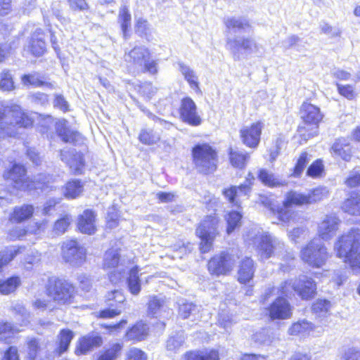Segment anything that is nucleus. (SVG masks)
<instances>
[{
	"instance_id": "obj_1",
	"label": "nucleus",
	"mask_w": 360,
	"mask_h": 360,
	"mask_svg": "<svg viewBox=\"0 0 360 360\" xmlns=\"http://www.w3.org/2000/svg\"><path fill=\"white\" fill-rule=\"evenodd\" d=\"M336 257L349 268L360 271V229L353 227L340 234L334 244Z\"/></svg>"
},
{
	"instance_id": "obj_2",
	"label": "nucleus",
	"mask_w": 360,
	"mask_h": 360,
	"mask_svg": "<svg viewBox=\"0 0 360 360\" xmlns=\"http://www.w3.org/2000/svg\"><path fill=\"white\" fill-rule=\"evenodd\" d=\"M25 169L22 165L15 164L10 170L6 172L4 177L13 184V187L18 190L39 189L42 192L49 193L58 187V179L53 176L39 174L34 179L25 180Z\"/></svg>"
},
{
	"instance_id": "obj_3",
	"label": "nucleus",
	"mask_w": 360,
	"mask_h": 360,
	"mask_svg": "<svg viewBox=\"0 0 360 360\" xmlns=\"http://www.w3.org/2000/svg\"><path fill=\"white\" fill-rule=\"evenodd\" d=\"M32 124V119L19 105L11 103L5 105L0 102V139L15 136L16 127L27 128Z\"/></svg>"
},
{
	"instance_id": "obj_4",
	"label": "nucleus",
	"mask_w": 360,
	"mask_h": 360,
	"mask_svg": "<svg viewBox=\"0 0 360 360\" xmlns=\"http://www.w3.org/2000/svg\"><path fill=\"white\" fill-rule=\"evenodd\" d=\"M191 158L194 168L202 175H210L219 166V150L207 142L197 143L191 148Z\"/></svg>"
},
{
	"instance_id": "obj_5",
	"label": "nucleus",
	"mask_w": 360,
	"mask_h": 360,
	"mask_svg": "<svg viewBox=\"0 0 360 360\" xmlns=\"http://www.w3.org/2000/svg\"><path fill=\"white\" fill-rule=\"evenodd\" d=\"M300 115L302 124L298 126L297 131L300 139L306 141L318 134L323 115L321 109L311 103L309 99L303 101L300 105Z\"/></svg>"
},
{
	"instance_id": "obj_6",
	"label": "nucleus",
	"mask_w": 360,
	"mask_h": 360,
	"mask_svg": "<svg viewBox=\"0 0 360 360\" xmlns=\"http://www.w3.org/2000/svg\"><path fill=\"white\" fill-rule=\"evenodd\" d=\"M219 224L220 218L214 213L205 215L197 224L195 234L200 240L198 249L201 254L212 250L214 240L219 236Z\"/></svg>"
},
{
	"instance_id": "obj_7",
	"label": "nucleus",
	"mask_w": 360,
	"mask_h": 360,
	"mask_svg": "<svg viewBox=\"0 0 360 360\" xmlns=\"http://www.w3.org/2000/svg\"><path fill=\"white\" fill-rule=\"evenodd\" d=\"M330 257L326 246L311 239L300 251L301 261L312 269L322 268Z\"/></svg>"
},
{
	"instance_id": "obj_8",
	"label": "nucleus",
	"mask_w": 360,
	"mask_h": 360,
	"mask_svg": "<svg viewBox=\"0 0 360 360\" xmlns=\"http://www.w3.org/2000/svg\"><path fill=\"white\" fill-rule=\"evenodd\" d=\"M125 60L134 67L141 68L143 73H148L155 75L158 72V62L152 58V54L149 49L136 46L125 55Z\"/></svg>"
},
{
	"instance_id": "obj_9",
	"label": "nucleus",
	"mask_w": 360,
	"mask_h": 360,
	"mask_svg": "<svg viewBox=\"0 0 360 360\" xmlns=\"http://www.w3.org/2000/svg\"><path fill=\"white\" fill-rule=\"evenodd\" d=\"M292 290L302 300L309 301L317 295V283L312 278L304 276L298 278L295 283L286 280L279 285V292L283 295H289Z\"/></svg>"
},
{
	"instance_id": "obj_10",
	"label": "nucleus",
	"mask_w": 360,
	"mask_h": 360,
	"mask_svg": "<svg viewBox=\"0 0 360 360\" xmlns=\"http://www.w3.org/2000/svg\"><path fill=\"white\" fill-rule=\"evenodd\" d=\"M278 296L263 309V315L271 321H284L292 317L294 307L288 300V295H283L277 289Z\"/></svg>"
},
{
	"instance_id": "obj_11",
	"label": "nucleus",
	"mask_w": 360,
	"mask_h": 360,
	"mask_svg": "<svg viewBox=\"0 0 360 360\" xmlns=\"http://www.w3.org/2000/svg\"><path fill=\"white\" fill-rule=\"evenodd\" d=\"M234 264L233 255L223 250L211 256L207 262L206 267L211 276H226L233 272Z\"/></svg>"
},
{
	"instance_id": "obj_12",
	"label": "nucleus",
	"mask_w": 360,
	"mask_h": 360,
	"mask_svg": "<svg viewBox=\"0 0 360 360\" xmlns=\"http://www.w3.org/2000/svg\"><path fill=\"white\" fill-rule=\"evenodd\" d=\"M48 295L56 302L66 304L73 297L75 288L68 281L60 278H51L47 288Z\"/></svg>"
},
{
	"instance_id": "obj_13",
	"label": "nucleus",
	"mask_w": 360,
	"mask_h": 360,
	"mask_svg": "<svg viewBox=\"0 0 360 360\" xmlns=\"http://www.w3.org/2000/svg\"><path fill=\"white\" fill-rule=\"evenodd\" d=\"M264 121L256 120L248 125H243L239 129V137L242 143L250 149H256L262 140Z\"/></svg>"
},
{
	"instance_id": "obj_14",
	"label": "nucleus",
	"mask_w": 360,
	"mask_h": 360,
	"mask_svg": "<svg viewBox=\"0 0 360 360\" xmlns=\"http://www.w3.org/2000/svg\"><path fill=\"white\" fill-rule=\"evenodd\" d=\"M86 249L76 240L63 242L61 256L63 260L72 266H80L86 261Z\"/></svg>"
},
{
	"instance_id": "obj_15",
	"label": "nucleus",
	"mask_w": 360,
	"mask_h": 360,
	"mask_svg": "<svg viewBox=\"0 0 360 360\" xmlns=\"http://www.w3.org/2000/svg\"><path fill=\"white\" fill-rule=\"evenodd\" d=\"M126 302V297L122 292L112 290L108 293L105 298V303L109 307L100 310L94 316L98 319H114L122 312V310L118 308V305L125 304Z\"/></svg>"
},
{
	"instance_id": "obj_16",
	"label": "nucleus",
	"mask_w": 360,
	"mask_h": 360,
	"mask_svg": "<svg viewBox=\"0 0 360 360\" xmlns=\"http://www.w3.org/2000/svg\"><path fill=\"white\" fill-rule=\"evenodd\" d=\"M178 112L181 120L190 126L198 127L202 123L197 105L189 96H185L181 100Z\"/></svg>"
},
{
	"instance_id": "obj_17",
	"label": "nucleus",
	"mask_w": 360,
	"mask_h": 360,
	"mask_svg": "<svg viewBox=\"0 0 360 360\" xmlns=\"http://www.w3.org/2000/svg\"><path fill=\"white\" fill-rule=\"evenodd\" d=\"M227 43L230 45L234 60H239L243 55H252L259 51V45L248 37L228 39Z\"/></svg>"
},
{
	"instance_id": "obj_18",
	"label": "nucleus",
	"mask_w": 360,
	"mask_h": 360,
	"mask_svg": "<svg viewBox=\"0 0 360 360\" xmlns=\"http://www.w3.org/2000/svg\"><path fill=\"white\" fill-rule=\"evenodd\" d=\"M330 153L345 162H350L354 154V148L345 137L335 140L330 148Z\"/></svg>"
},
{
	"instance_id": "obj_19",
	"label": "nucleus",
	"mask_w": 360,
	"mask_h": 360,
	"mask_svg": "<svg viewBox=\"0 0 360 360\" xmlns=\"http://www.w3.org/2000/svg\"><path fill=\"white\" fill-rule=\"evenodd\" d=\"M148 335V326L143 321L139 320L127 328L124 338L128 342H139L146 340Z\"/></svg>"
},
{
	"instance_id": "obj_20",
	"label": "nucleus",
	"mask_w": 360,
	"mask_h": 360,
	"mask_svg": "<svg viewBox=\"0 0 360 360\" xmlns=\"http://www.w3.org/2000/svg\"><path fill=\"white\" fill-rule=\"evenodd\" d=\"M256 264L250 257L242 258L238 265L237 281L240 284L250 283L255 276Z\"/></svg>"
},
{
	"instance_id": "obj_21",
	"label": "nucleus",
	"mask_w": 360,
	"mask_h": 360,
	"mask_svg": "<svg viewBox=\"0 0 360 360\" xmlns=\"http://www.w3.org/2000/svg\"><path fill=\"white\" fill-rule=\"evenodd\" d=\"M345 214L354 217H360V191L348 192L340 207Z\"/></svg>"
},
{
	"instance_id": "obj_22",
	"label": "nucleus",
	"mask_w": 360,
	"mask_h": 360,
	"mask_svg": "<svg viewBox=\"0 0 360 360\" xmlns=\"http://www.w3.org/2000/svg\"><path fill=\"white\" fill-rule=\"evenodd\" d=\"M61 160L76 174L82 173L84 163L82 154L76 152L75 149L65 150L60 152Z\"/></svg>"
},
{
	"instance_id": "obj_23",
	"label": "nucleus",
	"mask_w": 360,
	"mask_h": 360,
	"mask_svg": "<svg viewBox=\"0 0 360 360\" xmlns=\"http://www.w3.org/2000/svg\"><path fill=\"white\" fill-rule=\"evenodd\" d=\"M272 216L276 219L275 224L290 226L298 221V212L288 206H278L274 210Z\"/></svg>"
},
{
	"instance_id": "obj_24",
	"label": "nucleus",
	"mask_w": 360,
	"mask_h": 360,
	"mask_svg": "<svg viewBox=\"0 0 360 360\" xmlns=\"http://www.w3.org/2000/svg\"><path fill=\"white\" fill-rule=\"evenodd\" d=\"M340 222L336 217L326 216L318 226L319 237L325 240L330 239L338 230Z\"/></svg>"
},
{
	"instance_id": "obj_25",
	"label": "nucleus",
	"mask_w": 360,
	"mask_h": 360,
	"mask_svg": "<svg viewBox=\"0 0 360 360\" xmlns=\"http://www.w3.org/2000/svg\"><path fill=\"white\" fill-rule=\"evenodd\" d=\"M220 353L217 349L210 348L204 350L191 349L186 352L183 360H220Z\"/></svg>"
},
{
	"instance_id": "obj_26",
	"label": "nucleus",
	"mask_w": 360,
	"mask_h": 360,
	"mask_svg": "<svg viewBox=\"0 0 360 360\" xmlns=\"http://www.w3.org/2000/svg\"><path fill=\"white\" fill-rule=\"evenodd\" d=\"M67 121L63 120L56 123V131L58 136L65 143L79 145L83 143L82 136L77 131H71L66 127Z\"/></svg>"
},
{
	"instance_id": "obj_27",
	"label": "nucleus",
	"mask_w": 360,
	"mask_h": 360,
	"mask_svg": "<svg viewBox=\"0 0 360 360\" xmlns=\"http://www.w3.org/2000/svg\"><path fill=\"white\" fill-rule=\"evenodd\" d=\"M222 195L232 207L237 208L241 206V202L240 200V197L242 195H249L248 193L243 191V188H242L240 185H231L224 188L222 190Z\"/></svg>"
},
{
	"instance_id": "obj_28",
	"label": "nucleus",
	"mask_w": 360,
	"mask_h": 360,
	"mask_svg": "<svg viewBox=\"0 0 360 360\" xmlns=\"http://www.w3.org/2000/svg\"><path fill=\"white\" fill-rule=\"evenodd\" d=\"M27 49L35 56H40L46 51L44 33L41 29H37L32 34Z\"/></svg>"
},
{
	"instance_id": "obj_29",
	"label": "nucleus",
	"mask_w": 360,
	"mask_h": 360,
	"mask_svg": "<svg viewBox=\"0 0 360 360\" xmlns=\"http://www.w3.org/2000/svg\"><path fill=\"white\" fill-rule=\"evenodd\" d=\"M227 153L229 164L233 168L238 169L245 168L250 159L248 153L243 152L233 148H229Z\"/></svg>"
},
{
	"instance_id": "obj_30",
	"label": "nucleus",
	"mask_w": 360,
	"mask_h": 360,
	"mask_svg": "<svg viewBox=\"0 0 360 360\" xmlns=\"http://www.w3.org/2000/svg\"><path fill=\"white\" fill-rule=\"evenodd\" d=\"M75 336L74 333L69 329L60 330L57 338V347L54 350L55 355L60 356L65 352Z\"/></svg>"
},
{
	"instance_id": "obj_31",
	"label": "nucleus",
	"mask_w": 360,
	"mask_h": 360,
	"mask_svg": "<svg viewBox=\"0 0 360 360\" xmlns=\"http://www.w3.org/2000/svg\"><path fill=\"white\" fill-rule=\"evenodd\" d=\"M139 267L136 265L129 271L127 278V288L129 292L134 295H138L141 290V282L139 278Z\"/></svg>"
},
{
	"instance_id": "obj_32",
	"label": "nucleus",
	"mask_w": 360,
	"mask_h": 360,
	"mask_svg": "<svg viewBox=\"0 0 360 360\" xmlns=\"http://www.w3.org/2000/svg\"><path fill=\"white\" fill-rule=\"evenodd\" d=\"M315 328V326L306 320H299L293 322L288 328L290 335H309Z\"/></svg>"
},
{
	"instance_id": "obj_33",
	"label": "nucleus",
	"mask_w": 360,
	"mask_h": 360,
	"mask_svg": "<svg viewBox=\"0 0 360 360\" xmlns=\"http://www.w3.org/2000/svg\"><path fill=\"white\" fill-rule=\"evenodd\" d=\"M21 331L17 325L9 322L0 323V341L11 343L15 335Z\"/></svg>"
},
{
	"instance_id": "obj_34",
	"label": "nucleus",
	"mask_w": 360,
	"mask_h": 360,
	"mask_svg": "<svg viewBox=\"0 0 360 360\" xmlns=\"http://www.w3.org/2000/svg\"><path fill=\"white\" fill-rule=\"evenodd\" d=\"M34 213V207L31 205H23L15 207L10 217L11 221L22 222L30 219Z\"/></svg>"
},
{
	"instance_id": "obj_35",
	"label": "nucleus",
	"mask_w": 360,
	"mask_h": 360,
	"mask_svg": "<svg viewBox=\"0 0 360 360\" xmlns=\"http://www.w3.org/2000/svg\"><path fill=\"white\" fill-rule=\"evenodd\" d=\"M123 345L120 342H115L109 347L103 349L95 360H116L121 354Z\"/></svg>"
},
{
	"instance_id": "obj_36",
	"label": "nucleus",
	"mask_w": 360,
	"mask_h": 360,
	"mask_svg": "<svg viewBox=\"0 0 360 360\" xmlns=\"http://www.w3.org/2000/svg\"><path fill=\"white\" fill-rule=\"evenodd\" d=\"M309 160L310 155L307 151L304 150L301 152L295 160V165L291 170L290 176L295 178L300 177L309 163Z\"/></svg>"
},
{
	"instance_id": "obj_37",
	"label": "nucleus",
	"mask_w": 360,
	"mask_h": 360,
	"mask_svg": "<svg viewBox=\"0 0 360 360\" xmlns=\"http://www.w3.org/2000/svg\"><path fill=\"white\" fill-rule=\"evenodd\" d=\"M42 351L39 341L34 338H28L25 342V352L27 360H36Z\"/></svg>"
},
{
	"instance_id": "obj_38",
	"label": "nucleus",
	"mask_w": 360,
	"mask_h": 360,
	"mask_svg": "<svg viewBox=\"0 0 360 360\" xmlns=\"http://www.w3.org/2000/svg\"><path fill=\"white\" fill-rule=\"evenodd\" d=\"M83 192V184L79 180L68 181L63 188V195L67 199H75L81 195Z\"/></svg>"
},
{
	"instance_id": "obj_39",
	"label": "nucleus",
	"mask_w": 360,
	"mask_h": 360,
	"mask_svg": "<svg viewBox=\"0 0 360 360\" xmlns=\"http://www.w3.org/2000/svg\"><path fill=\"white\" fill-rule=\"evenodd\" d=\"M306 202L305 194L290 190L286 193L283 205L292 208L293 206L307 205Z\"/></svg>"
},
{
	"instance_id": "obj_40",
	"label": "nucleus",
	"mask_w": 360,
	"mask_h": 360,
	"mask_svg": "<svg viewBox=\"0 0 360 360\" xmlns=\"http://www.w3.org/2000/svg\"><path fill=\"white\" fill-rule=\"evenodd\" d=\"M257 178L264 185L269 188H275L283 185L282 182L276 178L274 174L266 169L259 170Z\"/></svg>"
},
{
	"instance_id": "obj_41",
	"label": "nucleus",
	"mask_w": 360,
	"mask_h": 360,
	"mask_svg": "<svg viewBox=\"0 0 360 360\" xmlns=\"http://www.w3.org/2000/svg\"><path fill=\"white\" fill-rule=\"evenodd\" d=\"M242 214L240 212L231 210L226 217L227 234H231L241 225Z\"/></svg>"
},
{
	"instance_id": "obj_42",
	"label": "nucleus",
	"mask_w": 360,
	"mask_h": 360,
	"mask_svg": "<svg viewBox=\"0 0 360 360\" xmlns=\"http://www.w3.org/2000/svg\"><path fill=\"white\" fill-rule=\"evenodd\" d=\"M120 248H109L105 251L104 258V265L108 268L117 267L120 263L121 255Z\"/></svg>"
},
{
	"instance_id": "obj_43",
	"label": "nucleus",
	"mask_w": 360,
	"mask_h": 360,
	"mask_svg": "<svg viewBox=\"0 0 360 360\" xmlns=\"http://www.w3.org/2000/svg\"><path fill=\"white\" fill-rule=\"evenodd\" d=\"M21 252V248L15 246L6 247L0 252V271L1 269L7 265L13 258Z\"/></svg>"
},
{
	"instance_id": "obj_44",
	"label": "nucleus",
	"mask_w": 360,
	"mask_h": 360,
	"mask_svg": "<svg viewBox=\"0 0 360 360\" xmlns=\"http://www.w3.org/2000/svg\"><path fill=\"white\" fill-rule=\"evenodd\" d=\"M119 22L120 24L121 30L123 37L127 38L129 34V32L131 27V14L126 6L122 7L118 15Z\"/></svg>"
},
{
	"instance_id": "obj_45",
	"label": "nucleus",
	"mask_w": 360,
	"mask_h": 360,
	"mask_svg": "<svg viewBox=\"0 0 360 360\" xmlns=\"http://www.w3.org/2000/svg\"><path fill=\"white\" fill-rule=\"evenodd\" d=\"M181 72L190 87L194 89L196 93L200 94V83L195 72L186 66H182L181 68Z\"/></svg>"
},
{
	"instance_id": "obj_46",
	"label": "nucleus",
	"mask_w": 360,
	"mask_h": 360,
	"mask_svg": "<svg viewBox=\"0 0 360 360\" xmlns=\"http://www.w3.org/2000/svg\"><path fill=\"white\" fill-rule=\"evenodd\" d=\"M137 95L146 99H150L156 92L151 82H141L134 87Z\"/></svg>"
},
{
	"instance_id": "obj_47",
	"label": "nucleus",
	"mask_w": 360,
	"mask_h": 360,
	"mask_svg": "<svg viewBox=\"0 0 360 360\" xmlns=\"http://www.w3.org/2000/svg\"><path fill=\"white\" fill-rule=\"evenodd\" d=\"M21 281L18 276H12L6 280L0 281V293L8 295L14 292L20 285Z\"/></svg>"
},
{
	"instance_id": "obj_48",
	"label": "nucleus",
	"mask_w": 360,
	"mask_h": 360,
	"mask_svg": "<svg viewBox=\"0 0 360 360\" xmlns=\"http://www.w3.org/2000/svg\"><path fill=\"white\" fill-rule=\"evenodd\" d=\"M328 195V191L323 188H315L305 194L306 204H313L323 200Z\"/></svg>"
},
{
	"instance_id": "obj_49",
	"label": "nucleus",
	"mask_w": 360,
	"mask_h": 360,
	"mask_svg": "<svg viewBox=\"0 0 360 360\" xmlns=\"http://www.w3.org/2000/svg\"><path fill=\"white\" fill-rule=\"evenodd\" d=\"M138 139L142 144L150 146L159 141L160 138L154 134L152 129H142L139 134Z\"/></svg>"
},
{
	"instance_id": "obj_50",
	"label": "nucleus",
	"mask_w": 360,
	"mask_h": 360,
	"mask_svg": "<svg viewBox=\"0 0 360 360\" xmlns=\"http://www.w3.org/2000/svg\"><path fill=\"white\" fill-rule=\"evenodd\" d=\"M77 229L85 234H90V210L86 209L77 218Z\"/></svg>"
},
{
	"instance_id": "obj_51",
	"label": "nucleus",
	"mask_w": 360,
	"mask_h": 360,
	"mask_svg": "<svg viewBox=\"0 0 360 360\" xmlns=\"http://www.w3.org/2000/svg\"><path fill=\"white\" fill-rule=\"evenodd\" d=\"M14 89V82L11 72L3 70L0 74V89L4 91H11Z\"/></svg>"
},
{
	"instance_id": "obj_52",
	"label": "nucleus",
	"mask_w": 360,
	"mask_h": 360,
	"mask_svg": "<svg viewBox=\"0 0 360 360\" xmlns=\"http://www.w3.org/2000/svg\"><path fill=\"white\" fill-rule=\"evenodd\" d=\"M260 250L266 258L271 257L274 253L275 245L269 236H263L259 243Z\"/></svg>"
},
{
	"instance_id": "obj_53",
	"label": "nucleus",
	"mask_w": 360,
	"mask_h": 360,
	"mask_svg": "<svg viewBox=\"0 0 360 360\" xmlns=\"http://www.w3.org/2000/svg\"><path fill=\"white\" fill-rule=\"evenodd\" d=\"M120 210L115 206L112 207L107 213L105 226L109 229L116 228L120 223Z\"/></svg>"
},
{
	"instance_id": "obj_54",
	"label": "nucleus",
	"mask_w": 360,
	"mask_h": 360,
	"mask_svg": "<svg viewBox=\"0 0 360 360\" xmlns=\"http://www.w3.org/2000/svg\"><path fill=\"white\" fill-rule=\"evenodd\" d=\"M324 172V166L321 159L312 162L307 169V175L311 178L320 177Z\"/></svg>"
},
{
	"instance_id": "obj_55",
	"label": "nucleus",
	"mask_w": 360,
	"mask_h": 360,
	"mask_svg": "<svg viewBox=\"0 0 360 360\" xmlns=\"http://www.w3.org/2000/svg\"><path fill=\"white\" fill-rule=\"evenodd\" d=\"M338 94L348 100H354L356 98L357 93L355 87L352 84H336Z\"/></svg>"
},
{
	"instance_id": "obj_56",
	"label": "nucleus",
	"mask_w": 360,
	"mask_h": 360,
	"mask_svg": "<svg viewBox=\"0 0 360 360\" xmlns=\"http://www.w3.org/2000/svg\"><path fill=\"white\" fill-rule=\"evenodd\" d=\"M72 217L70 215H64L55 222L53 228V232L57 235L63 234L70 225Z\"/></svg>"
},
{
	"instance_id": "obj_57",
	"label": "nucleus",
	"mask_w": 360,
	"mask_h": 360,
	"mask_svg": "<svg viewBox=\"0 0 360 360\" xmlns=\"http://www.w3.org/2000/svg\"><path fill=\"white\" fill-rule=\"evenodd\" d=\"M128 321L126 319H122L119 321L111 323L106 324L103 323L101 325V328L105 329L107 333L109 335L117 334L120 333L126 326Z\"/></svg>"
},
{
	"instance_id": "obj_58",
	"label": "nucleus",
	"mask_w": 360,
	"mask_h": 360,
	"mask_svg": "<svg viewBox=\"0 0 360 360\" xmlns=\"http://www.w3.org/2000/svg\"><path fill=\"white\" fill-rule=\"evenodd\" d=\"M21 80L22 83L25 86L32 85L36 87L41 86L44 83L43 78L38 73L24 75Z\"/></svg>"
},
{
	"instance_id": "obj_59",
	"label": "nucleus",
	"mask_w": 360,
	"mask_h": 360,
	"mask_svg": "<svg viewBox=\"0 0 360 360\" xmlns=\"http://www.w3.org/2000/svg\"><path fill=\"white\" fill-rule=\"evenodd\" d=\"M165 304V300L158 297L157 296H152L150 297L147 304V311L148 314H155Z\"/></svg>"
},
{
	"instance_id": "obj_60",
	"label": "nucleus",
	"mask_w": 360,
	"mask_h": 360,
	"mask_svg": "<svg viewBox=\"0 0 360 360\" xmlns=\"http://www.w3.org/2000/svg\"><path fill=\"white\" fill-rule=\"evenodd\" d=\"M224 24L229 30H243L245 27H250V24L248 21H242L234 18L226 19Z\"/></svg>"
},
{
	"instance_id": "obj_61",
	"label": "nucleus",
	"mask_w": 360,
	"mask_h": 360,
	"mask_svg": "<svg viewBox=\"0 0 360 360\" xmlns=\"http://www.w3.org/2000/svg\"><path fill=\"white\" fill-rule=\"evenodd\" d=\"M126 360H148V356L142 349L132 347L128 350L126 354Z\"/></svg>"
},
{
	"instance_id": "obj_62",
	"label": "nucleus",
	"mask_w": 360,
	"mask_h": 360,
	"mask_svg": "<svg viewBox=\"0 0 360 360\" xmlns=\"http://www.w3.org/2000/svg\"><path fill=\"white\" fill-rule=\"evenodd\" d=\"M330 307V301L326 299H318L312 303L311 309L315 313L327 312Z\"/></svg>"
},
{
	"instance_id": "obj_63",
	"label": "nucleus",
	"mask_w": 360,
	"mask_h": 360,
	"mask_svg": "<svg viewBox=\"0 0 360 360\" xmlns=\"http://www.w3.org/2000/svg\"><path fill=\"white\" fill-rule=\"evenodd\" d=\"M90 349V338L88 336L82 337L78 341L75 354L77 355L86 354Z\"/></svg>"
},
{
	"instance_id": "obj_64",
	"label": "nucleus",
	"mask_w": 360,
	"mask_h": 360,
	"mask_svg": "<svg viewBox=\"0 0 360 360\" xmlns=\"http://www.w3.org/2000/svg\"><path fill=\"white\" fill-rule=\"evenodd\" d=\"M345 185L348 188H356L360 187V172L349 174L344 181Z\"/></svg>"
}]
</instances>
